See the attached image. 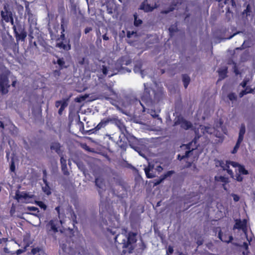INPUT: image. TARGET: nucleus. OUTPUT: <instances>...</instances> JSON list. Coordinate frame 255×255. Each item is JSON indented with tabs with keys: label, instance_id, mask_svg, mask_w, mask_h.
Returning a JSON list of instances; mask_svg holds the SVG:
<instances>
[{
	"label": "nucleus",
	"instance_id": "nucleus-1",
	"mask_svg": "<svg viewBox=\"0 0 255 255\" xmlns=\"http://www.w3.org/2000/svg\"><path fill=\"white\" fill-rule=\"evenodd\" d=\"M136 236V233L129 232L127 238L123 239L122 243H119L118 241V238L120 237V235H118L115 238V242L116 244L118 243L122 245L123 252L125 254L127 252L131 253L134 249L132 244L135 243L137 241Z\"/></svg>",
	"mask_w": 255,
	"mask_h": 255
},
{
	"label": "nucleus",
	"instance_id": "nucleus-2",
	"mask_svg": "<svg viewBox=\"0 0 255 255\" xmlns=\"http://www.w3.org/2000/svg\"><path fill=\"white\" fill-rule=\"evenodd\" d=\"M14 36L17 42L24 41L26 36L27 32L25 30L24 25L22 24L20 21L16 18V24L12 26Z\"/></svg>",
	"mask_w": 255,
	"mask_h": 255
},
{
	"label": "nucleus",
	"instance_id": "nucleus-3",
	"mask_svg": "<svg viewBox=\"0 0 255 255\" xmlns=\"http://www.w3.org/2000/svg\"><path fill=\"white\" fill-rule=\"evenodd\" d=\"M8 73H1L0 74V93L5 95L8 92L10 87L8 77Z\"/></svg>",
	"mask_w": 255,
	"mask_h": 255
},
{
	"label": "nucleus",
	"instance_id": "nucleus-4",
	"mask_svg": "<svg viewBox=\"0 0 255 255\" xmlns=\"http://www.w3.org/2000/svg\"><path fill=\"white\" fill-rule=\"evenodd\" d=\"M180 125L181 129L188 130L193 127L192 124L181 116H178L174 120L173 126Z\"/></svg>",
	"mask_w": 255,
	"mask_h": 255
},
{
	"label": "nucleus",
	"instance_id": "nucleus-5",
	"mask_svg": "<svg viewBox=\"0 0 255 255\" xmlns=\"http://www.w3.org/2000/svg\"><path fill=\"white\" fill-rule=\"evenodd\" d=\"M33 197V195L29 194L26 192H19L17 191L15 193V199L18 202L24 203H30L32 202L31 200Z\"/></svg>",
	"mask_w": 255,
	"mask_h": 255
},
{
	"label": "nucleus",
	"instance_id": "nucleus-6",
	"mask_svg": "<svg viewBox=\"0 0 255 255\" xmlns=\"http://www.w3.org/2000/svg\"><path fill=\"white\" fill-rule=\"evenodd\" d=\"M246 132V127L245 124H242L241 126L239 133V136L238 140L237 141V142L236 143V145H235L233 149L231 151V153L232 154H235L237 152L238 149L239 148L241 143L243 141L244 139V134Z\"/></svg>",
	"mask_w": 255,
	"mask_h": 255
},
{
	"label": "nucleus",
	"instance_id": "nucleus-7",
	"mask_svg": "<svg viewBox=\"0 0 255 255\" xmlns=\"http://www.w3.org/2000/svg\"><path fill=\"white\" fill-rule=\"evenodd\" d=\"M60 248L62 251L63 254H65L66 255H83L84 252V249L81 248L80 249L81 252L79 251L78 253L74 252L73 253V249L71 247H67L66 243H60Z\"/></svg>",
	"mask_w": 255,
	"mask_h": 255
},
{
	"label": "nucleus",
	"instance_id": "nucleus-8",
	"mask_svg": "<svg viewBox=\"0 0 255 255\" xmlns=\"http://www.w3.org/2000/svg\"><path fill=\"white\" fill-rule=\"evenodd\" d=\"M144 90L141 96V101L144 102L145 104L148 105L152 103V100L151 96L150 95V92L152 90L150 87H146L145 84H144Z\"/></svg>",
	"mask_w": 255,
	"mask_h": 255
},
{
	"label": "nucleus",
	"instance_id": "nucleus-9",
	"mask_svg": "<svg viewBox=\"0 0 255 255\" xmlns=\"http://www.w3.org/2000/svg\"><path fill=\"white\" fill-rule=\"evenodd\" d=\"M25 12L28 16V22L30 25V27L35 26L37 24V18L33 15L29 7V4L25 5Z\"/></svg>",
	"mask_w": 255,
	"mask_h": 255
},
{
	"label": "nucleus",
	"instance_id": "nucleus-10",
	"mask_svg": "<svg viewBox=\"0 0 255 255\" xmlns=\"http://www.w3.org/2000/svg\"><path fill=\"white\" fill-rule=\"evenodd\" d=\"M111 121L112 120L110 118H104L96 127L90 129L89 131L92 133H96L101 128H105Z\"/></svg>",
	"mask_w": 255,
	"mask_h": 255
},
{
	"label": "nucleus",
	"instance_id": "nucleus-11",
	"mask_svg": "<svg viewBox=\"0 0 255 255\" xmlns=\"http://www.w3.org/2000/svg\"><path fill=\"white\" fill-rule=\"evenodd\" d=\"M69 100V98L64 99L63 100H60V101H57L55 102V107L56 108H58L59 107H60L59 110H58V114L59 115H61L63 112V111L64 110L65 108H66L68 106V101Z\"/></svg>",
	"mask_w": 255,
	"mask_h": 255
},
{
	"label": "nucleus",
	"instance_id": "nucleus-12",
	"mask_svg": "<svg viewBox=\"0 0 255 255\" xmlns=\"http://www.w3.org/2000/svg\"><path fill=\"white\" fill-rule=\"evenodd\" d=\"M58 221L56 220H51L46 225V228L48 232L53 233L58 232V228L57 227Z\"/></svg>",
	"mask_w": 255,
	"mask_h": 255
},
{
	"label": "nucleus",
	"instance_id": "nucleus-13",
	"mask_svg": "<svg viewBox=\"0 0 255 255\" xmlns=\"http://www.w3.org/2000/svg\"><path fill=\"white\" fill-rule=\"evenodd\" d=\"M95 184L98 188V192L100 196H101L103 191L105 190V184L103 178L99 177L95 179Z\"/></svg>",
	"mask_w": 255,
	"mask_h": 255
},
{
	"label": "nucleus",
	"instance_id": "nucleus-14",
	"mask_svg": "<svg viewBox=\"0 0 255 255\" xmlns=\"http://www.w3.org/2000/svg\"><path fill=\"white\" fill-rule=\"evenodd\" d=\"M144 170L147 178H152L156 176L155 172L154 171V165L149 163Z\"/></svg>",
	"mask_w": 255,
	"mask_h": 255
},
{
	"label": "nucleus",
	"instance_id": "nucleus-15",
	"mask_svg": "<svg viewBox=\"0 0 255 255\" xmlns=\"http://www.w3.org/2000/svg\"><path fill=\"white\" fill-rule=\"evenodd\" d=\"M62 145L57 141L52 142L50 145V148L51 151H54L59 155H61L63 152L61 150Z\"/></svg>",
	"mask_w": 255,
	"mask_h": 255
},
{
	"label": "nucleus",
	"instance_id": "nucleus-16",
	"mask_svg": "<svg viewBox=\"0 0 255 255\" xmlns=\"http://www.w3.org/2000/svg\"><path fill=\"white\" fill-rule=\"evenodd\" d=\"M235 222L233 229H242L244 231L247 230L246 220L244 219L243 221H241V219H237Z\"/></svg>",
	"mask_w": 255,
	"mask_h": 255
},
{
	"label": "nucleus",
	"instance_id": "nucleus-17",
	"mask_svg": "<svg viewBox=\"0 0 255 255\" xmlns=\"http://www.w3.org/2000/svg\"><path fill=\"white\" fill-rule=\"evenodd\" d=\"M114 121L115 125L119 128L123 134L128 133L127 128L122 120L115 119Z\"/></svg>",
	"mask_w": 255,
	"mask_h": 255
},
{
	"label": "nucleus",
	"instance_id": "nucleus-18",
	"mask_svg": "<svg viewBox=\"0 0 255 255\" xmlns=\"http://www.w3.org/2000/svg\"><path fill=\"white\" fill-rule=\"evenodd\" d=\"M4 9L5 10V11H1V16L3 20L5 21L6 22H9V19H10L9 16L11 14V16L12 15V12L10 10H8L6 7H4Z\"/></svg>",
	"mask_w": 255,
	"mask_h": 255
},
{
	"label": "nucleus",
	"instance_id": "nucleus-19",
	"mask_svg": "<svg viewBox=\"0 0 255 255\" xmlns=\"http://www.w3.org/2000/svg\"><path fill=\"white\" fill-rule=\"evenodd\" d=\"M52 63L54 64H58L59 66L58 69L60 70H62L64 68H67V66L65 65V61L63 58H58L56 61L55 60H53Z\"/></svg>",
	"mask_w": 255,
	"mask_h": 255
},
{
	"label": "nucleus",
	"instance_id": "nucleus-20",
	"mask_svg": "<svg viewBox=\"0 0 255 255\" xmlns=\"http://www.w3.org/2000/svg\"><path fill=\"white\" fill-rule=\"evenodd\" d=\"M128 142L129 145L132 148H133L138 152H139L140 148L137 146V142L138 141L136 138H135L134 137H133L131 138V140H129Z\"/></svg>",
	"mask_w": 255,
	"mask_h": 255
},
{
	"label": "nucleus",
	"instance_id": "nucleus-21",
	"mask_svg": "<svg viewBox=\"0 0 255 255\" xmlns=\"http://www.w3.org/2000/svg\"><path fill=\"white\" fill-rule=\"evenodd\" d=\"M253 13L252 8L250 4L248 3L245 9L242 12V15L243 17L248 18V16H250Z\"/></svg>",
	"mask_w": 255,
	"mask_h": 255
},
{
	"label": "nucleus",
	"instance_id": "nucleus-22",
	"mask_svg": "<svg viewBox=\"0 0 255 255\" xmlns=\"http://www.w3.org/2000/svg\"><path fill=\"white\" fill-rule=\"evenodd\" d=\"M140 9L144 10L145 12L152 11L153 10V7L148 3H146L145 1L141 3L139 7Z\"/></svg>",
	"mask_w": 255,
	"mask_h": 255
},
{
	"label": "nucleus",
	"instance_id": "nucleus-23",
	"mask_svg": "<svg viewBox=\"0 0 255 255\" xmlns=\"http://www.w3.org/2000/svg\"><path fill=\"white\" fill-rule=\"evenodd\" d=\"M43 181L45 184V186L42 188L43 192L47 195H50L51 194V192L46 177L43 178Z\"/></svg>",
	"mask_w": 255,
	"mask_h": 255
},
{
	"label": "nucleus",
	"instance_id": "nucleus-24",
	"mask_svg": "<svg viewBox=\"0 0 255 255\" xmlns=\"http://www.w3.org/2000/svg\"><path fill=\"white\" fill-rule=\"evenodd\" d=\"M182 81L183 82L184 87L185 89H186L190 83V78L187 74H183L182 76Z\"/></svg>",
	"mask_w": 255,
	"mask_h": 255
},
{
	"label": "nucleus",
	"instance_id": "nucleus-25",
	"mask_svg": "<svg viewBox=\"0 0 255 255\" xmlns=\"http://www.w3.org/2000/svg\"><path fill=\"white\" fill-rule=\"evenodd\" d=\"M56 46L61 49H63L67 51L71 49V45L69 44H65L63 42L57 43Z\"/></svg>",
	"mask_w": 255,
	"mask_h": 255
},
{
	"label": "nucleus",
	"instance_id": "nucleus-26",
	"mask_svg": "<svg viewBox=\"0 0 255 255\" xmlns=\"http://www.w3.org/2000/svg\"><path fill=\"white\" fill-rule=\"evenodd\" d=\"M218 72L219 76L222 79H224L227 77V74L228 73V68L227 67H225L224 68L219 70Z\"/></svg>",
	"mask_w": 255,
	"mask_h": 255
},
{
	"label": "nucleus",
	"instance_id": "nucleus-27",
	"mask_svg": "<svg viewBox=\"0 0 255 255\" xmlns=\"http://www.w3.org/2000/svg\"><path fill=\"white\" fill-rule=\"evenodd\" d=\"M113 181L115 183L116 185L122 186L123 181L122 178L119 175H116L113 178Z\"/></svg>",
	"mask_w": 255,
	"mask_h": 255
},
{
	"label": "nucleus",
	"instance_id": "nucleus-28",
	"mask_svg": "<svg viewBox=\"0 0 255 255\" xmlns=\"http://www.w3.org/2000/svg\"><path fill=\"white\" fill-rule=\"evenodd\" d=\"M215 179L216 181H220L225 184H227L229 182L228 178L223 176H215Z\"/></svg>",
	"mask_w": 255,
	"mask_h": 255
},
{
	"label": "nucleus",
	"instance_id": "nucleus-29",
	"mask_svg": "<svg viewBox=\"0 0 255 255\" xmlns=\"http://www.w3.org/2000/svg\"><path fill=\"white\" fill-rule=\"evenodd\" d=\"M160 110L156 111L154 109H148L147 113L150 114L153 118H155L158 117V113H160Z\"/></svg>",
	"mask_w": 255,
	"mask_h": 255
},
{
	"label": "nucleus",
	"instance_id": "nucleus-30",
	"mask_svg": "<svg viewBox=\"0 0 255 255\" xmlns=\"http://www.w3.org/2000/svg\"><path fill=\"white\" fill-rule=\"evenodd\" d=\"M192 150H187L185 151V153L184 155H180L178 154L177 155V159L179 160H181L182 159H184L186 158H188L190 156V154L191 153Z\"/></svg>",
	"mask_w": 255,
	"mask_h": 255
},
{
	"label": "nucleus",
	"instance_id": "nucleus-31",
	"mask_svg": "<svg viewBox=\"0 0 255 255\" xmlns=\"http://www.w3.org/2000/svg\"><path fill=\"white\" fill-rule=\"evenodd\" d=\"M26 210L29 211L34 212V213H30V214L31 215H35V216H36L37 213H39V212L38 208H37V207H33V206H28L26 208Z\"/></svg>",
	"mask_w": 255,
	"mask_h": 255
},
{
	"label": "nucleus",
	"instance_id": "nucleus-32",
	"mask_svg": "<svg viewBox=\"0 0 255 255\" xmlns=\"http://www.w3.org/2000/svg\"><path fill=\"white\" fill-rule=\"evenodd\" d=\"M218 237L222 242L228 243L231 242L233 240V237L232 236H229L228 240H226L223 239V234H222V232L221 231H220V232L218 233Z\"/></svg>",
	"mask_w": 255,
	"mask_h": 255
},
{
	"label": "nucleus",
	"instance_id": "nucleus-33",
	"mask_svg": "<svg viewBox=\"0 0 255 255\" xmlns=\"http://www.w3.org/2000/svg\"><path fill=\"white\" fill-rule=\"evenodd\" d=\"M238 171L242 175H248L249 174L248 170L246 169L243 165H240V167L238 168Z\"/></svg>",
	"mask_w": 255,
	"mask_h": 255
},
{
	"label": "nucleus",
	"instance_id": "nucleus-34",
	"mask_svg": "<svg viewBox=\"0 0 255 255\" xmlns=\"http://www.w3.org/2000/svg\"><path fill=\"white\" fill-rule=\"evenodd\" d=\"M175 173V171L174 170H169L161 175V177L162 178V180H164L168 177H170L172 174Z\"/></svg>",
	"mask_w": 255,
	"mask_h": 255
},
{
	"label": "nucleus",
	"instance_id": "nucleus-35",
	"mask_svg": "<svg viewBox=\"0 0 255 255\" xmlns=\"http://www.w3.org/2000/svg\"><path fill=\"white\" fill-rule=\"evenodd\" d=\"M142 23V21L137 18V15L136 14H134V25L135 26H139Z\"/></svg>",
	"mask_w": 255,
	"mask_h": 255
},
{
	"label": "nucleus",
	"instance_id": "nucleus-36",
	"mask_svg": "<svg viewBox=\"0 0 255 255\" xmlns=\"http://www.w3.org/2000/svg\"><path fill=\"white\" fill-rule=\"evenodd\" d=\"M228 98L231 101H236L237 99V96L234 93H230L228 95Z\"/></svg>",
	"mask_w": 255,
	"mask_h": 255
},
{
	"label": "nucleus",
	"instance_id": "nucleus-37",
	"mask_svg": "<svg viewBox=\"0 0 255 255\" xmlns=\"http://www.w3.org/2000/svg\"><path fill=\"white\" fill-rule=\"evenodd\" d=\"M169 33L171 36H172L174 33L177 31V28L176 26L171 25L168 29Z\"/></svg>",
	"mask_w": 255,
	"mask_h": 255
},
{
	"label": "nucleus",
	"instance_id": "nucleus-38",
	"mask_svg": "<svg viewBox=\"0 0 255 255\" xmlns=\"http://www.w3.org/2000/svg\"><path fill=\"white\" fill-rule=\"evenodd\" d=\"M36 204L38 205L40 208L43 209L44 210H45L47 209V206L44 204V203L41 201H36Z\"/></svg>",
	"mask_w": 255,
	"mask_h": 255
},
{
	"label": "nucleus",
	"instance_id": "nucleus-39",
	"mask_svg": "<svg viewBox=\"0 0 255 255\" xmlns=\"http://www.w3.org/2000/svg\"><path fill=\"white\" fill-rule=\"evenodd\" d=\"M242 174H241V173H240L239 172V173H237L235 175V176H234V179H235L236 180H237V181L238 182H242L243 180V177L242 176Z\"/></svg>",
	"mask_w": 255,
	"mask_h": 255
},
{
	"label": "nucleus",
	"instance_id": "nucleus-40",
	"mask_svg": "<svg viewBox=\"0 0 255 255\" xmlns=\"http://www.w3.org/2000/svg\"><path fill=\"white\" fill-rule=\"evenodd\" d=\"M61 170L64 175H69V172L68 171L67 165L61 166Z\"/></svg>",
	"mask_w": 255,
	"mask_h": 255
},
{
	"label": "nucleus",
	"instance_id": "nucleus-41",
	"mask_svg": "<svg viewBox=\"0 0 255 255\" xmlns=\"http://www.w3.org/2000/svg\"><path fill=\"white\" fill-rule=\"evenodd\" d=\"M71 215L73 221V225L74 226L77 223V216L73 210L71 212Z\"/></svg>",
	"mask_w": 255,
	"mask_h": 255
},
{
	"label": "nucleus",
	"instance_id": "nucleus-42",
	"mask_svg": "<svg viewBox=\"0 0 255 255\" xmlns=\"http://www.w3.org/2000/svg\"><path fill=\"white\" fill-rule=\"evenodd\" d=\"M219 2V6L223 8L224 4H226L230 0H216Z\"/></svg>",
	"mask_w": 255,
	"mask_h": 255
},
{
	"label": "nucleus",
	"instance_id": "nucleus-43",
	"mask_svg": "<svg viewBox=\"0 0 255 255\" xmlns=\"http://www.w3.org/2000/svg\"><path fill=\"white\" fill-rule=\"evenodd\" d=\"M226 9H227V10H226V15L227 17H229L228 20H230V16H231V17H233V13L230 10L229 7H227Z\"/></svg>",
	"mask_w": 255,
	"mask_h": 255
},
{
	"label": "nucleus",
	"instance_id": "nucleus-44",
	"mask_svg": "<svg viewBox=\"0 0 255 255\" xmlns=\"http://www.w3.org/2000/svg\"><path fill=\"white\" fill-rule=\"evenodd\" d=\"M60 156V163L61 165H67V160L64 157L63 154H62L61 155H59Z\"/></svg>",
	"mask_w": 255,
	"mask_h": 255
},
{
	"label": "nucleus",
	"instance_id": "nucleus-45",
	"mask_svg": "<svg viewBox=\"0 0 255 255\" xmlns=\"http://www.w3.org/2000/svg\"><path fill=\"white\" fill-rule=\"evenodd\" d=\"M15 170V166L13 159H12L10 164V170L11 172H14Z\"/></svg>",
	"mask_w": 255,
	"mask_h": 255
},
{
	"label": "nucleus",
	"instance_id": "nucleus-46",
	"mask_svg": "<svg viewBox=\"0 0 255 255\" xmlns=\"http://www.w3.org/2000/svg\"><path fill=\"white\" fill-rule=\"evenodd\" d=\"M164 180H162V178L161 177V176H160L159 178L155 179L154 180V186H157L160 184Z\"/></svg>",
	"mask_w": 255,
	"mask_h": 255
},
{
	"label": "nucleus",
	"instance_id": "nucleus-47",
	"mask_svg": "<svg viewBox=\"0 0 255 255\" xmlns=\"http://www.w3.org/2000/svg\"><path fill=\"white\" fill-rule=\"evenodd\" d=\"M228 163L230 164V165L234 167H238L239 168L240 167V165H241L237 162L230 161V160H229V162H228Z\"/></svg>",
	"mask_w": 255,
	"mask_h": 255
},
{
	"label": "nucleus",
	"instance_id": "nucleus-48",
	"mask_svg": "<svg viewBox=\"0 0 255 255\" xmlns=\"http://www.w3.org/2000/svg\"><path fill=\"white\" fill-rule=\"evenodd\" d=\"M173 252H174V250H173V247L169 246L166 250V254L167 255H170L173 254Z\"/></svg>",
	"mask_w": 255,
	"mask_h": 255
},
{
	"label": "nucleus",
	"instance_id": "nucleus-49",
	"mask_svg": "<svg viewBox=\"0 0 255 255\" xmlns=\"http://www.w3.org/2000/svg\"><path fill=\"white\" fill-rule=\"evenodd\" d=\"M61 70H60V69L54 70L53 72V75L55 77H59L61 74Z\"/></svg>",
	"mask_w": 255,
	"mask_h": 255
},
{
	"label": "nucleus",
	"instance_id": "nucleus-50",
	"mask_svg": "<svg viewBox=\"0 0 255 255\" xmlns=\"http://www.w3.org/2000/svg\"><path fill=\"white\" fill-rule=\"evenodd\" d=\"M40 251V249L39 248H34L32 249L31 253L33 255H36L37 253H39Z\"/></svg>",
	"mask_w": 255,
	"mask_h": 255
},
{
	"label": "nucleus",
	"instance_id": "nucleus-51",
	"mask_svg": "<svg viewBox=\"0 0 255 255\" xmlns=\"http://www.w3.org/2000/svg\"><path fill=\"white\" fill-rule=\"evenodd\" d=\"M228 162H229V160H227L226 161V164L224 166V167L223 168V170H224V171H225V170L227 171V170H228V169H230V164L228 163Z\"/></svg>",
	"mask_w": 255,
	"mask_h": 255
},
{
	"label": "nucleus",
	"instance_id": "nucleus-52",
	"mask_svg": "<svg viewBox=\"0 0 255 255\" xmlns=\"http://www.w3.org/2000/svg\"><path fill=\"white\" fill-rule=\"evenodd\" d=\"M136 31H128L127 33V36L128 38H130L132 35L136 34Z\"/></svg>",
	"mask_w": 255,
	"mask_h": 255
},
{
	"label": "nucleus",
	"instance_id": "nucleus-53",
	"mask_svg": "<svg viewBox=\"0 0 255 255\" xmlns=\"http://www.w3.org/2000/svg\"><path fill=\"white\" fill-rule=\"evenodd\" d=\"M250 92L251 91H249V92H246V91H245V90H242L240 93H239V96L240 98H242V97H243L244 95L247 94H249L250 93Z\"/></svg>",
	"mask_w": 255,
	"mask_h": 255
},
{
	"label": "nucleus",
	"instance_id": "nucleus-54",
	"mask_svg": "<svg viewBox=\"0 0 255 255\" xmlns=\"http://www.w3.org/2000/svg\"><path fill=\"white\" fill-rule=\"evenodd\" d=\"M9 17L10 18V19H9V22H10L12 26H14V25H15V24H16V20L14 21L13 16H11L10 15Z\"/></svg>",
	"mask_w": 255,
	"mask_h": 255
},
{
	"label": "nucleus",
	"instance_id": "nucleus-55",
	"mask_svg": "<svg viewBox=\"0 0 255 255\" xmlns=\"http://www.w3.org/2000/svg\"><path fill=\"white\" fill-rule=\"evenodd\" d=\"M154 169L158 173H160L163 170V168L161 165H158Z\"/></svg>",
	"mask_w": 255,
	"mask_h": 255
},
{
	"label": "nucleus",
	"instance_id": "nucleus-56",
	"mask_svg": "<svg viewBox=\"0 0 255 255\" xmlns=\"http://www.w3.org/2000/svg\"><path fill=\"white\" fill-rule=\"evenodd\" d=\"M216 136L219 138V142H222L224 141V138H225V136H224V135L223 134H221L219 135H217L216 134Z\"/></svg>",
	"mask_w": 255,
	"mask_h": 255
},
{
	"label": "nucleus",
	"instance_id": "nucleus-57",
	"mask_svg": "<svg viewBox=\"0 0 255 255\" xmlns=\"http://www.w3.org/2000/svg\"><path fill=\"white\" fill-rule=\"evenodd\" d=\"M248 82V80H244L243 81V82L240 84V85L243 88H245L247 87Z\"/></svg>",
	"mask_w": 255,
	"mask_h": 255
},
{
	"label": "nucleus",
	"instance_id": "nucleus-58",
	"mask_svg": "<svg viewBox=\"0 0 255 255\" xmlns=\"http://www.w3.org/2000/svg\"><path fill=\"white\" fill-rule=\"evenodd\" d=\"M108 69L106 66L103 65L102 67V72L103 74L106 75L108 73Z\"/></svg>",
	"mask_w": 255,
	"mask_h": 255
},
{
	"label": "nucleus",
	"instance_id": "nucleus-59",
	"mask_svg": "<svg viewBox=\"0 0 255 255\" xmlns=\"http://www.w3.org/2000/svg\"><path fill=\"white\" fill-rule=\"evenodd\" d=\"M232 196L233 197L234 201L238 202L239 201L240 197L238 195L234 194H233Z\"/></svg>",
	"mask_w": 255,
	"mask_h": 255
},
{
	"label": "nucleus",
	"instance_id": "nucleus-60",
	"mask_svg": "<svg viewBox=\"0 0 255 255\" xmlns=\"http://www.w3.org/2000/svg\"><path fill=\"white\" fill-rule=\"evenodd\" d=\"M227 172L231 176V178H234V173H233L232 170H231L230 168L229 169L227 170Z\"/></svg>",
	"mask_w": 255,
	"mask_h": 255
},
{
	"label": "nucleus",
	"instance_id": "nucleus-61",
	"mask_svg": "<svg viewBox=\"0 0 255 255\" xmlns=\"http://www.w3.org/2000/svg\"><path fill=\"white\" fill-rule=\"evenodd\" d=\"M234 72L236 75H238L240 74L239 70L236 65L234 67Z\"/></svg>",
	"mask_w": 255,
	"mask_h": 255
},
{
	"label": "nucleus",
	"instance_id": "nucleus-62",
	"mask_svg": "<svg viewBox=\"0 0 255 255\" xmlns=\"http://www.w3.org/2000/svg\"><path fill=\"white\" fill-rule=\"evenodd\" d=\"M245 88V90L246 91V92L249 91H251L250 93H253L254 92V89L251 88L250 86H247Z\"/></svg>",
	"mask_w": 255,
	"mask_h": 255
},
{
	"label": "nucleus",
	"instance_id": "nucleus-63",
	"mask_svg": "<svg viewBox=\"0 0 255 255\" xmlns=\"http://www.w3.org/2000/svg\"><path fill=\"white\" fill-rule=\"evenodd\" d=\"M92 30V27H87L84 30V32L85 34H87L88 33L90 32Z\"/></svg>",
	"mask_w": 255,
	"mask_h": 255
},
{
	"label": "nucleus",
	"instance_id": "nucleus-64",
	"mask_svg": "<svg viewBox=\"0 0 255 255\" xmlns=\"http://www.w3.org/2000/svg\"><path fill=\"white\" fill-rule=\"evenodd\" d=\"M64 10H65V8H64V4H63V3H62V4L58 7V11H59V12H60L61 11H64Z\"/></svg>",
	"mask_w": 255,
	"mask_h": 255
}]
</instances>
